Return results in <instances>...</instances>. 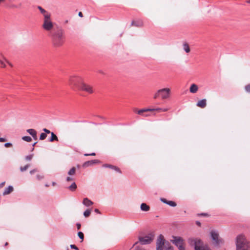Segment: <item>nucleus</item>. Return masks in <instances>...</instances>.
<instances>
[{
    "label": "nucleus",
    "instance_id": "bb28decb",
    "mask_svg": "<svg viewBox=\"0 0 250 250\" xmlns=\"http://www.w3.org/2000/svg\"><path fill=\"white\" fill-rule=\"evenodd\" d=\"M22 139L27 142H30L32 141V139L29 136H23L22 137Z\"/></svg>",
    "mask_w": 250,
    "mask_h": 250
},
{
    "label": "nucleus",
    "instance_id": "f257e3e1",
    "mask_svg": "<svg viewBox=\"0 0 250 250\" xmlns=\"http://www.w3.org/2000/svg\"><path fill=\"white\" fill-rule=\"evenodd\" d=\"M38 9L43 17L42 28L47 31H51L54 28V23L51 20V13L40 6H38Z\"/></svg>",
    "mask_w": 250,
    "mask_h": 250
},
{
    "label": "nucleus",
    "instance_id": "58836bf2",
    "mask_svg": "<svg viewBox=\"0 0 250 250\" xmlns=\"http://www.w3.org/2000/svg\"><path fill=\"white\" fill-rule=\"evenodd\" d=\"M73 180H74V179L71 177H67L66 179V180L67 182L71 181H73Z\"/></svg>",
    "mask_w": 250,
    "mask_h": 250
},
{
    "label": "nucleus",
    "instance_id": "473e14b6",
    "mask_svg": "<svg viewBox=\"0 0 250 250\" xmlns=\"http://www.w3.org/2000/svg\"><path fill=\"white\" fill-rule=\"evenodd\" d=\"M0 67L4 68L6 67V64L4 62L0 59Z\"/></svg>",
    "mask_w": 250,
    "mask_h": 250
},
{
    "label": "nucleus",
    "instance_id": "37998d69",
    "mask_svg": "<svg viewBox=\"0 0 250 250\" xmlns=\"http://www.w3.org/2000/svg\"><path fill=\"white\" fill-rule=\"evenodd\" d=\"M4 60L5 62H6L10 66L12 67L13 66V65L9 62H8L5 58H4Z\"/></svg>",
    "mask_w": 250,
    "mask_h": 250
},
{
    "label": "nucleus",
    "instance_id": "ea45409f",
    "mask_svg": "<svg viewBox=\"0 0 250 250\" xmlns=\"http://www.w3.org/2000/svg\"><path fill=\"white\" fill-rule=\"evenodd\" d=\"M43 131L45 132V133L47 134H49L51 133L50 130L47 129L46 128H43Z\"/></svg>",
    "mask_w": 250,
    "mask_h": 250
},
{
    "label": "nucleus",
    "instance_id": "a19ab883",
    "mask_svg": "<svg viewBox=\"0 0 250 250\" xmlns=\"http://www.w3.org/2000/svg\"><path fill=\"white\" fill-rule=\"evenodd\" d=\"M95 155L96 154L94 152L89 154L85 153L84 154V156H95Z\"/></svg>",
    "mask_w": 250,
    "mask_h": 250
},
{
    "label": "nucleus",
    "instance_id": "680f3d73",
    "mask_svg": "<svg viewBox=\"0 0 250 250\" xmlns=\"http://www.w3.org/2000/svg\"><path fill=\"white\" fill-rule=\"evenodd\" d=\"M45 186H46V187H48L49 186L48 185V184H46V185H45Z\"/></svg>",
    "mask_w": 250,
    "mask_h": 250
},
{
    "label": "nucleus",
    "instance_id": "3c124183",
    "mask_svg": "<svg viewBox=\"0 0 250 250\" xmlns=\"http://www.w3.org/2000/svg\"><path fill=\"white\" fill-rule=\"evenodd\" d=\"M79 16L80 17H83V14H82V13L81 12H80L79 13Z\"/></svg>",
    "mask_w": 250,
    "mask_h": 250
},
{
    "label": "nucleus",
    "instance_id": "7ed1b4c3",
    "mask_svg": "<svg viewBox=\"0 0 250 250\" xmlns=\"http://www.w3.org/2000/svg\"><path fill=\"white\" fill-rule=\"evenodd\" d=\"M236 250H250V246L243 235H238L236 239Z\"/></svg>",
    "mask_w": 250,
    "mask_h": 250
},
{
    "label": "nucleus",
    "instance_id": "dca6fc26",
    "mask_svg": "<svg viewBox=\"0 0 250 250\" xmlns=\"http://www.w3.org/2000/svg\"><path fill=\"white\" fill-rule=\"evenodd\" d=\"M207 105L206 100L203 99L199 101L197 104V106L201 108H204Z\"/></svg>",
    "mask_w": 250,
    "mask_h": 250
},
{
    "label": "nucleus",
    "instance_id": "de8ad7c7",
    "mask_svg": "<svg viewBox=\"0 0 250 250\" xmlns=\"http://www.w3.org/2000/svg\"><path fill=\"white\" fill-rule=\"evenodd\" d=\"M5 184V182H2L0 184V188H2Z\"/></svg>",
    "mask_w": 250,
    "mask_h": 250
},
{
    "label": "nucleus",
    "instance_id": "1a4fd4ad",
    "mask_svg": "<svg viewBox=\"0 0 250 250\" xmlns=\"http://www.w3.org/2000/svg\"><path fill=\"white\" fill-rule=\"evenodd\" d=\"M212 244L214 246L218 247L223 243L222 239L219 237L218 231L212 230L210 232Z\"/></svg>",
    "mask_w": 250,
    "mask_h": 250
},
{
    "label": "nucleus",
    "instance_id": "aec40b11",
    "mask_svg": "<svg viewBox=\"0 0 250 250\" xmlns=\"http://www.w3.org/2000/svg\"><path fill=\"white\" fill-rule=\"evenodd\" d=\"M154 111V109L153 108H145V109H142L140 110H139L137 111V113L139 115H143L144 114V112H147V111Z\"/></svg>",
    "mask_w": 250,
    "mask_h": 250
},
{
    "label": "nucleus",
    "instance_id": "49530a36",
    "mask_svg": "<svg viewBox=\"0 0 250 250\" xmlns=\"http://www.w3.org/2000/svg\"><path fill=\"white\" fill-rule=\"evenodd\" d=\"M161 201H162L163 203H165V204H166V203H167V201L166 199H165V198H162V199H161Z\"/></svg>",
    "mask_w": 250,
    "mask_h": 250
},
{
    "label": "nucleus",
    "instance_id": "bf43d9fd",
    "mask_svg": "<svg viewBox=\"0 0 250 250\" xmlns=\"http://www.w3.org/2000/svg\"><path fill=\"white\" fill-rule=\"evenodd\" d=\"M36 143H35L33 145V146H34L36 145Z\"/></svg>",
    "mask_w": 250,
    "mask_h": 250
},
{
    "label": "nucleus",
    "instance_id": "052dcab7",
    "mask_svg": "<svg viewBox=\"0 0 250 250\" xmlns=\"http://www.w3.org/2000/svg\"><path fill=\"white\" fill-rule=\"evenodd\" d=\"M247 3H250V1H247Z\"/></svg>",
    "mask_w": 250,
    "mask_h": 250
},
{
    "label": "nucleus",
    "instance_id": "8fccbe9b",
    "mask_svg": "<svg viewBox=\"0 0 250 250\" xmlns=\"http://www.w3.org/2000/svg\"><path fill=\"white\" fill-rule=\"evenodd\" d=\"M94 211H95V212H96L97 213H99V214H100V213H101V212H100V211H99V210L98 209H97V208H95V209H94Z\"/></svg>",
    "mask_w": 250,
    "mask_h": 250
},
{
    "label": "nucleus",
    "instance_id": "6e6d98bb",
    "mask_svg": "<svg viewBox=\"0 0 250 250\" xmlns=\"http://www.w3.org/2000/svg\"><path fill=\"white\" fill-rule=\"evenodd\" d=\"M5 0H0V4L1 3V2H3L5 1Z\"/></svg>",
    "mask_w": 250,
    "mask_h": 250
},
{
    "label": "nucleus",
    "instance_id": "c85d7f7f",
    "mask_svg": "<svg viewBox=\"0 0 250 250\" xmlns=\"http://www.w3.org/2000/svg\"><path fill=\"white\" fill-rule=\"evenodd\" d=\"M166 204H167L171 207H175L176 206V204L172 201H167V202L166 203Z\"/></svg>",
    "mask_w": 250,
    "mask_h": 250
},
{
    "label": "nucleus",
    "instance_id": "0eeeda50",
    "mask_svg": "<svg viewBox=\"0 0 250 250\" xmlns=\"http://www.w3.org/2000/svg\"><path fill=\"white\" fill-rule=\"evenodd\" d=\"M170 89L168 88H164L159 89L154 95V99L160 97L162 100L168 98L170 96Z\"/></svg>",
    "mask_w": 250,
    "mask_h": 250
},
{
    "label": "nucleus",
    "instance_id": "20e7f679",
    "mask_svg": "<svg viewBox=\"0 0 250 250\" xmlns=\"http://www.w3.org/2000/svg\"><path fill=\"white\" fill-rule=\"evenodd\" d=\"M172 250L170 244L168 242H166L164 236L160 234L156 242V250Z\"/></svg>",
    "mask_w": 250,
    "mask_h": 250
},
{
    "label": "nucleus",
    "instance_id": "a18cd8bd",
    "mask_svg": "<svg viewBox=\"0 0 250 250\" xmlns=\"http://www.w3.org/2000/svg\"><path fill=\"white\" fill-rule=\"evenodd\" d=\"M6 141L5 138H0V142H4Z\"/></svg>",
    "mask_w": 250,
    "mask_h": 250
},
{
    "label": "nucleus",
    "instance_id": "a211bd4d",
    "mask_svg": "<svg viewBox=\"0 0 250 250\" xmlns=\"http://www.w3.org/2000/svg\"><path fill=\"white\" fill-rule=\"evenodd\" d=\"M198 86L195 84H192L190 87L189 91L192 93H195L198 91Z\"/></svg>",
    "mask_w": 250,
    "mask_h": 250
},
{
    "label": "nucleus",
    "instance_id": "4d7b16f0",
    "mask_svg": "<svg viewBox=\"0 0 250 250\" xmlns=\"http://www.w3.org/2000/svg\"><path fill=\"white\" fill-rule=\"evenodd\" d=\"M8 243L7 242L5 243V246H7V245H8Z\"/></svg>",
    "mask_w": 250,
    "mask_h": 250
},
{
    "label": "nucleus",
    "instance_id": "5701e85b",
    "mask_svg": "<svg viewBox=\"0 0 250 250\" xmlns=\"http://www.w3.org/2000/svg\"><path fill=\"white\" fill-rule=\"evenodd\" d=\"M51 137L49 140L50 142H53L54 141H58V138L57 136L53 132L51 133Z\"/></svg>",
    "mask_w": 250,
    "mask_h": 250
},
{
    "label": "nucleus",
    "instance_id": "393cba45",
    "mask_svg": "<svg viewBox=\"0 0 250 250\" xmlns=\"http://www.w3.org/2000/svg\"><path fill=\"white\" fill-rule=\"evenodd\" d=\"M132 25L136 26H140L142 25V22L141 21H133L132 22Z\"/></svg>",
    "mask_w": 250,
    "mask_h": 250
},
{
    "label": "nucleus",
    "instance_id": "f3484780",
    "mask_svg": "<svg viewBox=\"0 0 250 250\" xmlns=\"http://www.w3.org/2000/svg\"><path fill=\"white\" fill-rule=\"evenodd\" d=\"M140 208L141 210L143 211H148L150 209V207L146 203H142L141 205Z\"/></svg>",
    "mask_w": 250,
    "mask_h": 250
},
{
    "label": "nucleus",
    "instance_id": "4468645a",
    "mask_svg": "<svg viewBox=\"0 0 250 250\" xmlns=\"http://www.w3.org/2000/svg\"><path fill=\"white\" fill-rule=\"evenodd\" d=\"M26 131L32 136L34 140H37V131L34 129H28Z\"/></svg>",
    "mask_w": 250,
    "mask_h": 250
},
{
    "label": "nucleus",
    "instance_id": "6e6552de",
    "mask_svg": "<svg viewBox=\"0 0 250 250\" xmlns=\"http://www.w3.org/2000/svg\"><path fill=\"white\" fill-rule=\"evenodd\" d=\"M170 241L178 248L179 250H186L184 246V241L182 237L172 236Z\"/></svg>",
    "mask_w": 250,
    "mask_h": 250
},
{
    "label": "nucleus",
    "instance_id": "a878e982",
    "mask_svg": "<svg viewBox=\"0 0 250 250\" xmlns=\"http://www.w3.org/2000/svg\"><path fill=\"white\" fill-rule=\"evenodd\" d=\"M91 213V210L87 209L83 212V215L85 217H88Z\"/></svg>",
    "mask_w": 250,
    "mask_h": 250
},
{
    "label": "nucleus",
    "instance_id": "cd10ccee",
    "mask_svg": "<svg viewBox=\"0 0 250 250\" xmlns=\"http://www.w3.org/2000/svg\"><path fill=\"white\" fill-rule=\"evenodd\" d=\"M154 109V111H163L165 112L168 110V108H153Z\"/></svg>",
    "mask_w": 250,
    "mask_h": 250
},
{
    "label": "nucleus",
    "instance_id": "9b49d317",
    "mask_svg": "<svg viewBox=\"0 0 250 250\" xmlns=\"http://www.w3.org/2000/svg\"><path fill=\"white\" fill-rule=\"evenodd\" d=\"M79 89L87 92L89 94H92L94 92V90L92 86L83 82L80 85Z\"/></svg>",
    "mask_w": 250,
    "mask_h": 250
},
{
    "label": "nucleus",
    "instance_id": "864d4df0",
    "mask_svg": "<svg viewBox=\"0 0 250 250\" xmlns=\"http://www.w3.org/2000/svg\"><path fill=\"white\" fill-rule=\"evenodd\" d=\"M143 116H145V117H147L148 116H149V115L148 114H143Z\"/></svg>",
    "mask_w": 250,
    "mask_h": 250
},
{
    "label": "nucleus",
    "instance_id": "2eb2a0df",
    "mask_svg": "<svg viewBox=\"0 0 250 250\" xmlns=\"http://www.w3.org/2000/svg\"><path fill=\"white\" fill-rule=\"evenodd\" d=\"M83 204L85 206L88 207L93 205V202L88 198H84L83 200Z\"/></svg>",
    "mask_w": 250,
    "mask_h": 250
},
{
    "label": "nucleus",
    "instance_id": "423d86ee",
    "mask_svg": "<svg viewBox=\"0 0 250 250\" xmlns=\"http://www.w3.org/2000/svg\"><path fill=\"white\" fill-rule=\"evenodd\" d=\"M83 83V79L81 77L78 76H73L70 77L69 79L68 84L73 89L79 88L80 85Z\"/></svg>",
    "mask_w": 250,
    "mask_h": 250
},
{
    "label": "nucleus",
    "instance_id": "7c9ffc66",
    "mask_svg": "<svg viewBox=\"0 0 250 250\" xmlns=\"http://www.w3.org/2000/svg\"><path fill=\"white\" fill-rule=\"evenodd\" d=\"M46 134L45 133H42L40 136V139L41 140H44L46 137Z\"/></svg>",
    "mask_w": 250,
    "mask_h": 250
},
{
    "label": "nucleus",
    "instance_id": "ddd939ff",
    "mask_svg": "<svg viewBox=\"0 0 250 250\" xmlns=\"http://www.w3.org/2000/svg\"><path fill=\"white\" fill-rule=\"evenodd\" d=\"M103 167H104L110 168L111 169H112L115 170L116 171H117L118 172L121 173V171L120 170V168H118V167H117L116 166L109 165V164H104L103 165Z\"/></svg>",
    "mask_w": 250,
    "mask_h": 250
},
{
    "label": "nucleus",
    "instance_id": "4be33fe9",
    "mask_svg": "<svg viewBox=\"0 0 250 250\" xmlns=\"http://www.w3.org/2000/svg\"><path fill=\"white\" fill-rule=\"evenodd\" d=\"M183 49L185 51L186 53H189L190 52V48L188 44L185 42L183 44Z\"/></svg>",
    "mask_w": 250,
    "mask_h": 250
},
{
    "label": "nucleus",
    "instance_id": "f704fd0d",
    "mask_svg": "<svg viewBox=\"0 0 250 250\" xmlns=\"http://www.w3.org/2000/svg\"><path fill=\"white\" fill-rule=\"evenodd\" d=\"M135 247L134 250H145L142 247H140L137 245H135Z\"/></svg>",
    "mask_w": 250,
    "mask_h": 250
},
{
    "label": "nucleus",
    "instance_id": "79ce46f5",
    "mask_svg": "<svg viewBox=\"0 0 250 250\" xmlns=\"http://www.w3.org/2000/svg\"><path fill=\"white\" fill-rule=\"evenodd\" d=\"M36 177H37V179L38 180H41V179H43V176L40 175H37Z\"/></svg>",
    "mask_w": 250,
    "mask_h": 250
},
{
    "label": "nucleus",
    "instance_id": "b1692460",
    "mask_svg": "<svg viewBox=\"0 0 250 250\" xmlns=\"http://www.w3.org/2000/svg\"><path fill=\"white\" fill-rule=\"evenodd\" d=\"M76 168L74 167L71 168L68 172L69 175H73L75 174Z\"/></svg>",
    "mask_w": 250,
    "mask_h": 250
},
{
    "label": "nucleus",
    "instance_id": "72a5a7b5",
    "mask_svg": "<svg viewBox=\"0 0 250 250\" xmlns=\"http://www.w3.org/2000/svg\"><path fill=\"white\" fill-rule=\"evenodd\" d=\"M33 157V154H30L25 157V160L27 161H30Z\"/></svg>",
    "mask_w": 250,
    "mask_h": 250
},
{
    "label": "nucleus",
    "instance_id": "13d9d810",
    "mask_svg": "<svg viewBox=\"0 0 250 250\" xmlns=\"http://www.w3.org/2000/svg\"><path fill=\"white\" fill-rule=\"evenodd\" d=\"M201 215H206V214H205V213H202V214H201Z\"/></svg>",
    "mask_w": 250,
    "mask_h": 250
},
{
    "label": "nucleus",
    "instance_id": "09e8293b",
    "mask_svg": "<svg viewBox=\"0 0 250 250\" xmlns=\"http://www.w3.org/2000/svg\"><path fill=\"white\" fill-rule=\"evenodd\" d=\"M76 226H77V227L78 229H80L81 227V224H79V223H77V224H76Z\"/></svg>",
    "mask_w": 250,
    "mask_h": 250
},
{
    "label": "nucleus",
    "instance_id": "c03bdc74",
    "mask_svg": "<svg viewBox=\"0 0 250 250\" xmlns=\"http://www.w3.org/2000/svg\"><path fill=\"white\" fill-rule=\"evenodd\" d=\"M37 171V169H32L30 171V173L31 174H33L35 172Z\"/></svg>",
    "mask_w": 250,
    "mask_h": 250
},
{
    "label": "nucleus",
    "instance_id": "e2e57ef3",
    "mask_svg": "<svg viewBox=\"0 0 250 250\" xmlns=\"http://www.w3.org/2000/svg\"><path fill=\"white\" fill-rule=\"evenodd\" d=\"M173 250V249L172 250Z\"/></svg>",
    "mask_w": 250,
    "mask_h": 250
},
{
    "label": "nucleus",
    "instance_id": "4c0bfd02",
    "mask_svg": "<svg viewBox=\"0 0 250 250\" xmlns=\"http://www.w3.org/2000/svg\"><path fill=\"white\" fill-rule=\"evenodd\" d=\"M12 146V144L11 143H6L4 144V146L6 147H10Z\"/></svg>",
    "mask_w": 250,
    "mask_h": 250
},
{
    "label": "nucleus",
    "instance_id": "f03ea898",
    "mask_svg": "<svg viewBox=\"0 0 250 250\" xmlns=\"http://www.w3.org/2000/svg\"><path fill=\"white\" fill-rule=\"evenodd\" d=\"M64 32L59 30L54 33L52 35V43L54 46L59 47L62 46L64 42Z\"/></svg>",
    "mask_w": 250,
    "mask_h": 250
},
{
    "label": "nucleus",
    "instance_id": "2f4dec72",
    "mask_svg": "<svg viewBox=\"0 0 250 250\" xmlns=\"http://www.w3.org/2000/svg\"><path fill=\"white\" fill-rule=\"evenodd\" d=\"M78 235L79 236V237L83 241V238H84V235H83V234L82 232L81 231H79L78 233Z\"/></svg>",
    "mask_w": 250,
    "mask_h": 250
},
{
    "label": "nucleus",
    "instance_id": "f8f14e48",
    "mask_svg": "<svg viewBox=\"0 0 250 250\" xmlns=\"http://www.w3.org/2000/svg\"><path fill=\"white\" fill-rule=\"evenodd\" d=\"M100 162L98 160H93L90 161H88L84 162L83 165V167H87L92 166L94 164L99 163Z\"/></svg>",
    "mask_w": 250,
    "mask_h": 250
},
{
    "label": "nucleus",
    "instance_id": "412c9836",
    "mask_svg": "<svg viewBox=\"0 0 250 250\" xmlns=\"http://www.w3.org/2000/svg\"><path fill=\"white\" fill-rule=\"evenodd\" d=\"M77 185L75 182H73L72 183V184L67 187V188L69 189L70 190L73 191L76 190L77 188Z\"/></svg>",
    "mask_w": 250,
    "mask_h": 250
},
{
    "label": "nucleus",
    "instance_id": "e433bc0d",
    "mask_svg": "<svg viewBox=\"0 0 250 250\" xmlns=\"http://www.w3.org/2000/svg\"><path fill=\"white\" fill-rule=\"evenodd\" d=\"M70 248L71 249H75L76 250H79L77 246H76L75 245H73V244L71 245H70Z\"/></svg>",
    "mask_w": 250,
    "mask_h": 250
},
{
    "label": "nucleus",
    "instance_id": "39448f33",
    "mask_svg": "<svg viewBox=\"0 0 250 250\" xmlns=\"http://www.w3.org/2000/svg\"><path fill=\"white\" fill-rule=\"evenodd\" d=\"M188 243L194 247L195 250H210L207 245H204L203 242L198 239H189Z\"/></svg>",
    "mask_w": 250,
    "mask_h": 250
},
{
    "label": "nucleus",
    "instance_id": "5fc2aeb1",
    "mask_svg": "<svg viewBox=\"0 0 250 250\" xmlns=\"http://www.w3.org/2000/svg\"><path fill=\"white\" fill-rule=\"evenodd\" d=\"M52 186H54L55 185H56V183L55 182H52Z\"/></svg>",
    "mask_w": 250,
    "mask_h": 250
},
{
    "label": "nucleus",
    "instance_id": "6ab92c4d",
    "mask_svg": "<svg viewBox=\"0 0 250 250\" xmlns=\"http://www.w3.org/2000/svg\"><path fill=\"white\" fill-rule=\"evenodd\" d=\"M13 191V188L11 186H9L8 188H6L3 192V195L9 194Z\"/></svg>",
    "mask_w": 250,
    "mask_h": 250
},
{
    "label": "nucleus",
    "instance_id": "c9c22d12",
    "mask_svg": "<svg viewBox=\"0 0 250 250\" xmlns=\"http://www.w3.org/2000/svg\"><path fill=\"white\" fill-rule=\"evenodd\" d=\"M245 90L248 92H250V84L245 86Z\"/></svg>",
    "mask_w": 250,
    "mask_h": 250
},
{
    "label": "nucleus",
    "instance_id": "c756f323",
    "mask_svg": "<svg viewBox=\"0 0 250 250\" xmlns=\"http://www.w3.org/2000/svg\"><path fill=\"white\" fill-rule=\"evenodd\" d=\"M29 167V165H26L24 167H20V170L22 172L24 171L27 169V168Z\"/></svg>",
    "mask_w": 250,
    "mask_h": 250
},
{
    "label": "nucleus",
    "instance_id": "9d476101",
    "mask_svg": "<svg viewBox=\"0 0 250 250\" xmlns=\"http://www.w3.org/2000/svg\"><path fill=\"white\" fill-rule=\"evenodd\" d=\"M154 238V235L152 233L148 234L144 236L139 237V241L136 242L134 244L137 245L139 243L141 245H147L151 243Z\"/></svg>",
    "mask_w": 250,
    "mask_h": 250
},
{
    "label": "nucleus",
    "instance_id": "603ef678",
    "mask_svg": "<svg viewBox=\"0 0 250 250\" xmlns=\"http://www.w3.org/2000/svg\"><path fill=\"white\" fill-rule=\"evenodd\" d=\"M196 224L198 225V226H200L201 225V223L199 221H196Z\"/></svg>",
    "mask_w": 250,
    "mask_h": 250
}]
</instances>
